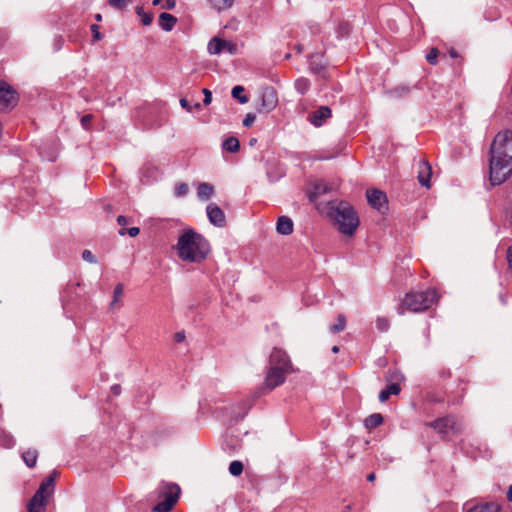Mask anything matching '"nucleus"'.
I'll list each match as a JSON object with an SVG mask.
<instances>
[{
	"mask_svg": "<svg viewBox=\"0 0 512 512\" xmlns=\"http://www.w3.org/2000/svg\"><path fill=\"white\" fill-rule=\"evenodd\" d=\"M57 476L58 472L54 470L41 482L39 488L27 505L28 512H45L48 497L54 492L55 479Z\"/></svg>",
	"mask_w": 512,
	"mask_h": 512,
	"instance_id": "39448f33",
	"label": "nucleus"
},
{
	"mask_svg": "<svg viewBox=\"0 0 512 512\" xmlns=\"http://www.w3.org/2000/svg\"><path fill=\"white\" fill-rule=\"evenodd\" d=\"M293 221L287 216H281L278 218L276 224V230L281 235H290L293 233Z\"/></svg>",
	"mask_w": 512,
	"mask_h": 512,
	"instance_id": "a211bd4d",
	"label": "nucleus"
},
{
	"mask_svg": "<svg viewBox=\"0 0 512 512\" xmlns=\"http://www.w3.org/2000/svg\"><path fill=\"white\" fill-rule=\"evenodd\" d=\"M401 391L400 385L398 383L390 384L386 389H383L379 393V401L386 402L391 395H398Z\"/></svg>",
	"mask_w": 512,
	"mask_h": 512,
	"instance_id": "412c9836",
	"label": "nucleus"
},
{
	"mask_svg": "<svg viewBox=\"0 0 512 512\" xmlns=\"http://www.w3.org/2000/svg\"><path fill=\"white\" fill-rule=\"evenodd\" d=\"M451 56H452V57H456V56H457V54H456L455 52H452V53H451Z\"/></svg>",
	"mask_w": 512,
	"mask_h": 512,
	"instance_id": "0e129e2a",
	"label": "nucleus"
},
{
	"mask_svg": "<svg viewBox=\"0 0 512 512\" xmlns=\"http://www.w3.org/2000/svg\"><path fill=\"white\" fill-rule=\"evenodd\" d=\"M330 191V187L325 182H316L312 189L308 192V197L311 202H316L317 199L323 194Z\"/></svg>",
	"mask_w": 512,
	"mask_h": 512,
	"instance_id": "f3484780",
	"label": "nucleus"
},
{
	"mask_svg": "<svg viewBox=\"0 0 512 512\" xmlns=\"http://www.w3.org/2000/svg\"><path fill=\"white\" fill-rule=\"evenodd\" d=\"M124 286L119 283L115 286L113 291V299L110 303V309H118L120 307V301L123 297Z\"/></svg>",
	"mask_w": 512,
	"mask_h": 512,
	"instance_id": "5701e85b",
	"label": "nucleus"
},
{
	"mask_svg": "<svg viewBox=\"0 0 512 512\" xmlns=\"http://www.w3.org/2000/svg\"><path fill=\"white\" fill-rule=\"evenodd\" d=\"M432 175V168L427 161H420L418 167V181L419 183L426 188L430 187V178Z\"/></svg>",
	"mask_w": 512,
	"mask_h": 512,
	"instance_id": "dca6fc26",
	"label": "nucleus"
},
{
	"mask_svg": "<svg viewBox=\"0 0 512 512\" xmlns=\"http://www.w3.org/2000/svg\"><path fill=\"white\" fill-rule=\"evenodd\" d=\"M338 351H339V347L338 346H333L332 347V352L333 353H338Z\"/></svg>",
	"mask_w": 512,
	"mask_h": 512,
	"instance_id": "bf43d9fd",
	"label": "nucleus"
},
{
	"mask_svg": "<svg viewBox=\"0 0 512 512\" xmlns=\"http://www.w3.org/2000/svg\"><path fill=\"white\" fill-rule=\"evenodd\" d=\"M255 119H256L255 114H253V113L246 114V116H245V118L243 120V126L244 127L252 126V124L254 123Z\"/></svg>",
	"mask_w": 512,
	"mask_h": 512,
	"instance_id": "79ce46f5",
	"label": "nucleus"
},
{
	"mask_svg": "<svg viewBox=\"0 0 512 512\" xmlns=\"http://www.w3.org/2000/svg\"><path fill=\"white\" fill-rule=\"evenodd\" d=\"M174 339L176 342H182L185 340V333L184 331L177 332L174 336Z\"/></svg>",
	"mask_w": 512,
	"mask_h": 512,
	"instance_id": "8fccbe9b",
	"label": "nucleus"
},
{
	"mask_svg": "<svg viewBox=\"0 0 512 512\" xmlns=\"http://www.w3.org/2000/svg\"><path fill=\"white\" fill-rule=\"evenodd\" d=\"M22 458L25 464L32 468L36 465L38 452L35 449H28L27 451L23 452Z\"/></svg>",
	"mask_w": 512,
	"mask_h": 512,
	"instance_id": "a878e982",
	"label": "nucleus"
},
{
	"mask_svg": "<svg viewBox=\"0 0 512 512\" xmlns=\"http://www.w3.org/2000/svg\"><path fill=\"white\" fill-rule=\"evenodd\" d=\"M207 217L211 224L217 227H223L226 224L225 214L215 203H210L207 208Z\"/></svg>",
	"mask_w": 512,
	"mask_h": 512,
	"instance_id": "4468645a",
	"label": "nucleus"
},
{
	"mask_svg": "<svg viewBox=\"0 0 512 512\" xmlns=\"http://www.w3.org/2000/svg\"><path fill=\"white\" fill-rule=\"evenodd\" d=\"M189 191L188 185L186 183H178L175 186V196L176 197H184L187 195Z\"/></svg>",
	"mask_w": 512,
	"mask_h": 512,
	"instance_id": "c9c22d12",
	"label": "nucleus"
},
{
	"mask_svg": "<svg viewBox=\"0 0 512 512\" xmlns=\"http://www.w3.org/2000/svg\"><path fill=\"white\" fill-rule=\"evenodd\" d=\"M17 91L6 81L0 79V112L11 111L18 103Z\"/></svg>",
	"mask_w": 512,
	"mask_h": 512,
	"instance_id": "0eeeda50",
	"label": "nucleus"
},
{
	"mask_svg": "<svg viewBox=\"0 0 512 512\" xmlns=\"http://www.w3.org/2000/svg\"><path fill=\"white\" fill-rule=\"evenodd\" d=\"M111 392L113 393V395L118 396L120 394V392H121L120 385H113L111 387Z\"/></svg>",
	"mask_w": 512,
	"mask_h": 512,
	"instance_id": "603ef678",
	"label": "nucleus"
},
{
	"mask_svg": "<svg viewBox=\"0 0 512 512\" xmlns=\"http://www.w3.org/2000/svg\"><path fill=\"white\" fill-rule=\"evenodd\" d=\"M214 195V187L210 183H200L197 188V196L200 200H208Z\"/></svg>",
	"mask_w": 512,
	"mask_h": 512,
	"instance_id": "aec40b11",
	"label": "nucleus"
},
{
	"mask_svg": "<svg viewBox=\"0 0 512 512\" xmlns=\"http://www.w3.org/2000/svg\"><path fill=\"white\" fill-rule=\"evenodd\" d=\"M193 109H197V110L201 109V104L200 103H195L194 106H192V110Z\"/></svg>",
	"mask_w": 512,
	"mask_h": 512,
	"instance_id": "13d9d810",
	"label": "nucleus"
},
{
	"mask_svg": "<svg viewBox=\"0 0 512 512\" xmlns=\"http://www.w3.org/2000/svg\"><path fill=\"white\" fill-rule=\"evenodd\" d=\"M512 175V132H499L489 151V180L492 186L504 183Z\"/></svg>",
	"mask_w": 512,
	"mask_h": 512,
	"instance_id": "f257e3e1",
	"label": "nucleus"
},
{
	"mask_svg": "<svg viewBox=\"0 0 512 512\" xmlns=\"http://www.w3.org/2000/svg\"><path fill=\"white\" fill-rule=\"evenodd\" d=\"M507 498L510 502H512V485L509 486L507 491Z\"/></svg>",
	"mask_w": 512,
	"mask_h": 512,
	"instance_id": "864d4df0",
	"label": "nucleus"
},
{
	"mask_svg": "<svg viewBox=\"0 0 512 512\" xmlns=\"http://www.w3.org/2000/svg\"><path fill=\"white\" fill-rule=\"evenodd\" d=\"M265 392L262 390V387L260 388V393L257 394V397H260L261 394H264Z\"/></svg>",
	"mask_w": 512,
	"mask_h": 512,
	"instance_id": "680f3d73",
	"label": "nucleus"
},
{
	"mask_svg": "<svg viewBox=\"0 0 512 512\" xmlns=\"http://www.w3.org/2000/svg\"><path fill=\"white\" fill-rule=\"evenodd\" d=\"M95 19H96L97 21H101V20H102V15H101V14H96V15H95Z\"/></svg>",
	"mask_w": 512,
	"mask_h": 512,
	"instance_id": "052dcab7",
	"label": "nucleus"
},
{
	"mask_svg": "<svg viewBox=\"0 0 512 512\" xmlns=\"http://www.w3.org/2000/svg\"><path fill=\"white\" fill-rule=\"evenodd\" d=\"M331 117V109L328 106H321L319 109L309 115L308 120L316 127H320L323 122Z\"/></svg>",
	"mask_w": 512,
	"mask_h": 512,
	"instance_id": "2eb2a0df",
	"label": "nucleus"
},
{
	"mask_svg": "<svg viewBox=\"0 0 512 512\" xmlns=\"http://www.w3.org/2000/svg\"><path fill=\"white\" fill-rule=\"evenodd\" d=\"M0 445L4 448H12L15 445V439L12 435L3 432L0 434Z\"/></svg>",
	"mask_w": 512,
	"mask_h": 512,
	"instance_id": "7c9ffc66",
	"label": "nucleus"
},
{
	"mask_svg": "<svg viewBox=\"0 0 512 512\" xmlns=\"http://www.w3.org/2000/svg\"><path fill=\"white\" fill-rule=\"evenodd\" d=\"M368 203L380 212L387 209V197L386 194L380 190L372 189L368 190L367 193Z\"/></svg>",
	"mask_w": 512,
	"mask_h": 512,
	"instance_id": "f8f14e48",
	"label": "nucleus"
},
{
	"mask_svg": "<svg viewBox=\"0 0 512 512\" xmlns=\"http://www.w3.org/2000/svg\"><path fill=\"white\" fill-rule=\"evenodd\" d=\"M278 104L277 92L273 87H265L260 96V103L257 106L259 112L268 113L276 108Z\"/></svg>",
	"mask_w": 512,
	"mask_h": 512,
	"instance_id": "9d476101",
	"label": "nucleus"
},
{
	"mask_svg": "<svg viewBox=\"0 0 512 512\" xmlns=\"http://www.w3.org/2000/svg\"><path fill=\"white\" fill-rule=\"evenodd\" d=\"M289 372L290 371L284 370L283 368H280L278 366H270L267 371L262 390L264 392H269L278 387L279 385L283 384L286 375Z\"/></svg>",
	"mask_w": 512,
	"mask_h": 512,
	"instance_id": "6e6552de",
	"label": "nucleus"
},
{
	"mask_svg": "<svg viewBox=\"0 0 512 512\" xmlns=\"http://www.w3.org/2000/svg\"><path fill=\"white\" fill-rule=\"evenodd\" d=\"M130 2L131 0H108L109 5L118 10L125 9Z\"/></svg>",
	"mask_w": 512,
	"mask_h": 512,
	"instance_id": "e433bc0d",
	"label": "nucleus"
},
{
	"mask_svg": "<svg viewBox=\"0 0 512 512\" xmlns=\"http://www.w3.org/2000/svg\"><path fill=\"white\" fill-rule=\"evenodd\" d=\"M321 55H313L310 59V69L314 73H319L323 68V64L321 63Z\"/></svg>",
	"mask_w": 512,
	"mask_h": 512,
	"instance_id": "c756f323",
	"label": "nucleus"
},
{
	"mask_svg": "<svg viewBox=\"0 0 512 512\" xmlns=\"http://www.w3.org/2000/svg\"><path fill=\"white\" fill-rule=\"evenodd\" d=\"M180 488L176 484H165L159 490V503L153 508L155 512H169L179 498Z\"/></svg>",
	"mask_w": 512,
	"mask_h": 512,
	"instance_id": "423d86ee",
	"label": "nucleus"
},
{
	"mask_svg": "<svg viewBox=\"0 0 512 512\" xmlns=\"http://www.w3.org/2000/svg\"><path fill=\"white\" fill-rule=\"evenodd\" d=\"M136 13L139 17H141V21L143 25L148 26L153 21V16L150 13H145L142 7L136 8Z\"/></svg>",
	"mask_w": 512,
	"mask_h": 512,
	"instance_id": "f704fd0d",
	"label": "nucleus"
},
{
	"mask_svg": "<svg viewBox=\"0 0 512 512\" xmlns=\"http://www.w3.org/2000/svg\"><path fill=\"white\" fill-rule=\"evenodd\" d=\"M176 249L182 261L199 263L209 253V243L202 235L188 229L178 238Z\"/></svg>",
	"mask_w": 512,
	"mask_h": 512,
	"instance_id": "f03ea898",
	"label": "nucleus"
},
{
	"mask_svg": "<svg viewBox=\"0 0 512 512\" xmlns=\"http://www.w3.org/2000/svg\"><path fill=\"white\" fill-rule=\"evenodd\" d=\"M222 147L227 152L236 153L240 148V143L236 137L231 136L224 140Z\"/></svg>",
	"mask_w": 512,
	"mask_h": 512,
	"instance_id": "393cba45",
	"label": "nucleus"
},
{
	"mask_svg": "<svg viewBox=\"0 0 512 512\" xmlns=\"http://www.w3.org/2000/svg\"><path fill=\"white\" fill-rule=\"evenodd\" d=\"M439 51L436 48H432L429 53L426 55L427 61L431 65H435L437 63V57H438Z\"/></svg>",
	"mask_w": 512,
	"mask_h": 512,
	"instance_id": "4c0bfd02",
	"label": "nucleus"
},
{
	"mask_svg": "<svg viewBox=\"0 0 512 512\" xmlns=\"http://www.w3.org/2000/svg\"><path fill=\"white\" fill-rule=\"evenodd\" d=\"M177 23V18L175 16H173L172 14H169L167 12H163L159 15V26L164 30V31H171L174 26L176 25Z\"/></svg>",
	"mask_w": 512,
	"mask_h": 512,
	"instance_id": "6ab92c4d",
	"label": "nucleus"
},
{
	"mask_svg": "<svg viewBox=\"0 0 512 512\" xmlns=\"http://www.w3.org/2000/svg\"><path fill=\"white\" fill-rule=\"evenodd\" d=\"M244 93V87L237 85L232 88L231 94L232 96L237 99L241 104L248 102V97L243 94Z\"/></svg>",
	"mask_w": 512,
	"mask_h": 512,
	"instance_id": "cd10ccee",
	"label": "nucleus"
},
{
	"mask_svg": "<svg viewBox=\"0 0 512 512\" xmlns=\"http://www.w3.org/2000/svg\"><path fill=\"white\" fill-rule=\"evenodd\" d=\"M383 423V417L379 413H374L365 419L367 429H374Z\"/></svg>",
	"mask_w": 512,
	"mask_h": 512,
	"instance_id": "bb28decb",
	"label": "nucleus"
},
{
	"mask_svg": "<svg viewBox=\"0 0 512 512\" xmlns=\"http://www.w3.org/2000/svg\"><path fill=\"white\" fill-rule=\"evenodd\" d=\"M117 223L121 226H125L128 223V219L125 216L120 215L117 217Z\"/></svg>",
	"mask_w": 512,
	"mask_h": 512,
	"instance_id": "3c124183",
	"label": "nucleus"
},
{
	"mask_svg": "<svg viewBox=\"0 0 512 512\" xmlns=\"http://www.w3.org/2000/svg\"><path fill=\"white\" fill-rule=\"evenodd\" d=\"M265 392L262 390V387L260 388V393L257 394V397H260L261 394H264Z\"/></svg>",
	"mask_w": 512,
	"mask_h": 512,
	"instance_id": "e2e57ef3",
	"label": "nucleus"
},
{
	"mask_svg": "<svg viewBox=\"0 0 512 512\" xmlns=\"http://www.w3.org/2000/svg\"><path fill=\"white\" fill-rule=\"evenodd\" d=\"M309 87H310V82L306 78L302 77L295 81V88L301 94H305L308 91Z\"/></svg>",
	"mask_w": 512,
	"mask_h": 512,
	"instance_id": "2f4dec72",
	"label": "nucleus"
},
{
	"mask_svg": "<svg viewBox=\"0 0 512 512\" xmlns=\"http://www.w3.org/2000/svg\"><path fill=\"white\" fill-rule=\"evenodd\" d=\"M92 120V115H84L82 118H81V124L84 128L88 129L89 127V124Z\"/></svg>",
	"mask_w": 512,
	"mask_h": 512,
	"instance_id": "49530a36",
	"label": "nucleus"
},
{
	"mask_svg": "<svg viewBox=\"0 0 512 512\" xmlns=\"http://www.w3.org/2000/svg\"><path fill=\"white\" fill-rule=\"evenodd\" d=\"M375 477H376V476H375V474H374V473H370V474L367 476V480H368V481H370V482H372V481H374V480H375Z\"/></svg>",
	"mask_w": 512,
	"mask_h": 512,
	"instance_id": "6e6d98bb",
	"label": "nucleus"
},
{
	"mask_svg": "<svg viewBox=\"0 0 512 512\" xmlns=\"http://www.w3.org/2000/svg\"><path fill=\"white\" fill-rule=\"evenodd\" d=\"M429 425L445 437H449L461 431V424L453 416L437 419Z\"/></svg>",
	"mask_w": 512,
	"mask_h": 512,
	"instance_id": "1a4fd4ad",
	"label": "nucleus"
},
{
	"mask_svg": "<svg viewBox=\"0 0 512 512\" xmlns=\"http://www.w3.org/2000/svg\"><path fill=\"white\" fill-rule=\"evenodd\" d=\"M139 232H140V229L138 227H131L127 230L122 228L119 230V234L121 236H124L127 233L130 237H136L139 234Z\"/></svg>",
	"mask_w": 512,
	"mask_h": 512,
	"instance_id": "58836bf2",
	"label": "nucleus"
},
{
	"mask_svg": "<svg viewBox=\"0 0 512 512\" xmlns=\"http://www.w3.org/2000/svg\"><path fill=\"white\" fill-rule=\"evenodd\" d=\"M375 324L379 332H387L390 327V320L387 317H377Z\"/></svg>",
	"mask_w": 512,
	"mask_h": 512,
	"instance_id": "72a5a7b5",
	"label": "nucleus"
},
{
	"mask_svg": "<svg viewBox=\"0 0 512 512\" xmlns=\"http://www.w3.org/2000/svg\"><path fill=\"white\" fill-rule=\"evenodd\" d=\"M207 50L211 55H218L223 51H227L230 54H235L237 51V46L230 41L214 37L209 41Z\"/></svg>",
	"mask_w": 512,
	"mask_h": 512,
	"instance_id": "9b49d317",
	"label": "nucleus"
},
{
	"mask_svg": "<svg viewBox=\"0 0 512 512\" xmlns=\"http://www.w3.org/2000/svg\"><path fill=\"white\" fill-rule=\"evenodd\" d=\"M163 0H154L153 1V5L154 6H157V5H165V2H162Z\"/></svg>",
	"mask_w": 512,
	"mask_h": 512,
	"instance_id": "5fc2aeb1",
	"label": "nucleus"
},
{
	"mask_svg": "<svg viewBox=\"0 0 512 512\" xmlns=\"http://www.w3.org/2000/svg\"><path fill=\"white\" fill-rule=\"evenodd\" d=\"M410 92V88L407 86H398L396 87L392 93L396 96L402 97L407 95Z\"/></svg>",
	"mask_w": 512,
	"mask_h": 512,
	"instance_id": "ea45409f",
	"label": "nucleus"
},
{
	"mask_svg": "<svg viewBox=\"0 0 512 512\" xmlns=\"http://www.w3.org/2000/svg\"><path fill=\"white\" fill-rule=\"evenodd\" d=\"M500 506L496 503H483L474 505L465 512H499Z\"/></svg>",
	"mask_w": 512,
	"mask_h": 512,
	"instance_id": "4be33fe9",
	"label": "nucleus"
},
{
	"mask_svg": "<svg viewBox=\"0 0 512 512\" xmlns=\"http://www.w3.org/2000/svg\"><path fill=\"white\" fill-rule=\"evenodd\" d=\"M180 105L182 108L186 109L188 112H192V106L189 104L187 99L181 98Z\"/></svg>",
	"mask_w": 512,
	"mask_h": 512,
	"instance_id": "de8ad7c7",
	"label": "nucleus"
},
{
	"mask_svg": "<svg viewBox=\"0 0 512 512\" xmlns=\"http://www.w3.org/2000/svg\"><path fill=\"white\" fill-rule=\"evenodd\" d=\"M202 92H203V94H204L203 104H204L205 106H207V105H209V104L211 103V101H212V93H211V91H210L209 89H207V88H204V89L202 90Z\"/></svg>",
	"mask_w": 512,
	"mask_h": 512,
	"instance_id": "37998d69",
	"label": "nucleus"
},
{
	"mask_svg": "<svg viewBox=\"0 0 512 512\" xmlns=\"http://www.w3.org/2000/svg\"><path fill=\"white\" fill-rule=\"evenodd\" d=\"M91 31L93 33V39L95 41H98V40H100L102 38V35L99 32V26L97 24H93L91 26Z\"/></svg>",
	"mask_w": 512,
	"mask_h": 512,
	"instance_id": "c03bdc74",
	"label": "nucleus"
},
{
	"mask_svg": "<svg viewBox=\"0 0 512 512\" xmlns=\"http://www.w3.org/2000/svg\"><path fill=\"white\" fill-rule=\"evenodd\" d=\"M243 463L241 461H232L229 465V473L233 476H239L243 472Z\"/></svg>",
	"mask_w": 512,
	"mask_h": 512,
	"instance_id": "473e14b6",
	"label": "nucleus"
},
{
	"mask_svg": "<svg viewBox=\"0 0 512 512\" xmlns=\"http://www.w3.org/2000/svg\"><path fill=\"white\" fill-rule=\"evenodd\" d=\"M270 366H278L283 368L284 370L291 371V362L287 356V354L278 348H274L270 354L269 358Z\"/></svg>",
	"mask_w": 512,
	"mask_h": 512,
	"instance_id": "ddd939ff",
	"label": "nucleus"
},
{
	"mask_svg": "<svg viewBox=\"0 0 512 512\" xmlns=\"http://www.w3.org/2000/svg\"><path fill=\"white\" fill-rule=\"evenodd\" d=\"M438 300V294L435 289H427L421 292L407 293L402 304L398 308V313L403 315L405 311L414 313L423 312L429 309Z\"/></svg>",
	"mask_w": 512,
	"mask_h": 512,
	"instance_id": "20e7f679",
	"label": "nucleus"
},
{
	"mask_svg": "<svg viewBox=\"0 0 512 512\" xmlns=\"http://www.w3.org/2000/svg\"><path fill=\"white\" fill-rule=\"evenodd\" d=\"M327 214L342 234L352 236L355 233L359 218L349 203L330 201L327 203Z\"/></svg>",
	"mask_w": 512,
	"mask_h": 512,
	"instance_id": "7ed1b4c3",
	"label": "nucleus"
},
{
	"mask_svg": "<svg viewBox=\"0 0 512 512\" xmlns=\"http://www.w3.org/2000/svg\"><path fill=\"white\" fill-rule=\"evenodd\" d=\"M346 327V317L343 314H339L337 317V322L330 326V331L332 333H339L343 331Z\"/></svg>",
	"mask_w": 512,
	"mask_h": 512,
	"instance_id": "c85d7f7f",
	"label": "nucleus"
},
{
	"mask_svg": "<svg viewBox=\"0 0 512 512\" xmlns=\"http://www.w3.org/2000/svg\"><path fill=\"white\" fill-rule=\"evenodd\" d=\"M506 259H507L508 268L510 270H512V246H509L507 249Z\"/></svg>",
	"mask_w": 512,
	"mask_h": 512,
	"instance_id": "a18cd8bd",
	"label": "nucleus"
},
{
	"mask_svg": "<svg viewBox=\"0 0 512 512\" xmlns=\"http://www.w3.org/2000/svg\"><path fill=\"white\" fill-rule=\"evenodd\" d=\"M208 1L214 10L221 12V11L231 8L233 6L235 0H208Z\"/></svg>",
	"mask_w": 512,
	"mask_h": 512,
	"instance_id": "b1692460",
	"label": "nucleus"
},
{
	"mask_svg": "<svg viewBox=\"0 0 512 512\" xmlns=\"http://www.w3.org/2000/svg\"><path fill=\"white\" fill-rule=\"evenodd\" d=\"M82 258H83V260H85V261H87L89 263H96L97 262L96 257L93 255V253L90 250H84L82 252Z\"/></svg>",
	"mask_w": 512,
	"mask_h": 512,
	"instance_id": "a19ab883",
	"label": "nucleus"
},
{
	"mask_svg": "<svg viewBox=\"0 0 512 512\" xmlns=\"http://www.w3.org/2000/svg\"><path fill=\"white\" fill-rule=\"evenodd\" d=\"M175 6H176V0H166L165 5H162V8L171 10Z\"/></svg>",
	"mask_w": 512,
	"mask_h": 512,
	"instance_id": "09e8293b",
	"label": "nucleus"
},
{
	"mask_svg": "<svg viewBox=\"0 0 512 512\" xmlns=\"http://www.w3.org/2000/svg\"><path fill=\"white\" fill-rule=\"evenodd\" d=\"M402 376L399 373H394L393 380H399Z\"/></svg>",
	"mask_w": 512,
	"mask_h": 512,
	"instance_id": "4d7b16f0",
	"label": "nucleus"
}]
</instances>
